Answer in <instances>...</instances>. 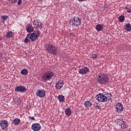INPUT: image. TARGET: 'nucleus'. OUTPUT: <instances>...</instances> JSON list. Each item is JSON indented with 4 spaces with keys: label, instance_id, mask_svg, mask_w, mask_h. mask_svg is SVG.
Instances as JSON below:
<instances>
[{
    "label": "nucleus",
    "instance_id": "1",
    "mask_svg": "<svg viewBox=\"0 0 131 131\" xmlns=\"http://www.w3.org/2000/svg\"><path fill=\"white\" fill-rule=\"evenodd\" d=\"M97 80L101 84H106L109 81V77L105 74H100L98 75Z\"/></svg>",
    "mask_w": 131,
    "mask_h": 131
},
{
    "label": "nucleus",
    "instance_id": "7",
    "mask_svg": "<svg viewBox=\"0 0 131 131\" xmlns=\"http://www.w3.org/2000/svg\"><path fill=\"white\" fill-rule=\"evenodd\" d=\"M115 111L118 113H120V112H122L123 111V105L122 104L120 103H116V107H115Z\"/></svg>",
    "mask_w": 131,
    "mask_h": 131
},
{
    "label": "nucleus",
    "instance_id": "12",
    "mask_svg": "<svg viewBox=\"0 0 131 131\" xmlns=\"http://www.w3.org/2000/svg\"><path fill=\"white\" fill-rule=\"evenodd\" d=\"M36 95L40 98H43L46 96V91L45 90H37L36 91Z\"/></svg>",
    "mask_w": 131,
    "mask_h": 131
},
{
    "label": "nucleus",
    "instance_id": "18",
    "mask_svg": "<svg viewBox=\"0 0 131 131\" xmlns=\"http://www.w3.org/2000/svg\"><path fill=\"white\" fill-rule=\"evenodd\" d=\"M21 122V120L19 118H15L13 120V123L15 125H19Z\"/></svg>",
    "mask_w": 131,
    "mask_h": 131
},
{
    "label": "nucleus",
    "instance_id": "33",
    "mask_svg": "<svg viewBox=\"0 0 131 131\" xmlns=\"http://www.w3.org/2000/svg\"><path fill=\"white\" fill-rule=\"evenodd\" d=\"M78 2H84L86 0H78Z\"/></svg>",
    "mask_w": 131,
    "mask_h": 131
},
{
    "label": "nucleus",
    "instance_id": "22",
    "mask_svg": "<svg viewBox=\"0 0 131 131\" xmlns=\"http://www.w3.org/2000/svg\"><path fill=\"white\" fill-rule=\"evenodd\" d=\"M21 74H22V75H27V74H28V70H27V69H23L21 71Z\"/></svg>",
    "mask_w": 131,
    "mask_h": 131
},
{
    "label": "nucleus",
    "instance_id": "31",
    "mask_svg": "<svg viewBox=\"0 0 131 131\" xmlns=\"http://www.w3.org/2000/svg\"><path fill=\"white\" fill-rule=\"evenodd\" d=\"M125 9L127 13H131V9L128 8L126 7H125Z\"/></svg>",
    "mask_w": 131,
    "mask_h": 131
},
{
    "label": "nucleus",
    "instance_id": "14",
    "mask_svg": "<svg viewBox=\"0 0 131 131\" xmlns=\"http://www.w3.org/2000/svg\"><path fill=\"white\" fill-rule=\"evenodd\" d=\"M63 85H64V82H63L62 80L58 81L55 85L56 89V90H61V89H62Z\"/></svg>",
    "mask_w": 131,
    "mask_h": 131
},
{
    "label": "nucleus",
    "instance_id": "25",
    "mask_svg": "<svg viewBox=\"0 0 131 131\" xmlns=\"http://www.w3.org/2000/svg\"><path fill=\"white\" fill-rule=\"evenodd\" d=\"M127 127V124H126V123L124 121L123 123L121 125V128H122V129H126Z\"/></svg>",
    "mask_w": 131,
    "mask_h": 131
},
{
    "label": "nucleus",
    "instance_id": "15",
    "mask_svg": "<svg viewBox=\"0 0 131 131\" xmlns=\"http://www.w3.org/2000/svg\"><path fill=\"white\" fill-rule=\"evenodd\" d=\"M57 99L60 103H63L65 101V97L62 95H60L57 97Z\"/></svg>",
    "mask_w": 131,
    "mask_h": 131
},
{
    "label": "nucleus",
    "instance_id": "26",
    "mask_svg": "<svg viewBox=\"0 0 131 131\" xmlns=\"http://www.w3.org/2000/svg\"><path fill=\"white\" fill-rule=\"evenodd\" d=\"M84 105L86 107H91L92 106V103L90 101H86L84 102Z\"/></svg>",
    "mask_w": 131,
    "mask_h": 131
},
{
    "label": "nucleus",
    "instance_id": "20",
    "mask_svg": "<svg viewBox=\"0 0 131 131\" xmlns=\"http://www.w3.org/2000/svg\"><path fill=\"white\" fill-rule=\"evenodd\" d=\"M11 3H17V5H20L22 3V0H9Z\"/></svg>",
    "mask_w": 131,
    "mask_h": 131
},
{
    "label": "nucleus",
    "instance_id": "27",
    "mask_svg": "<svg viewBox=\"0 0 131 131\" xmlns=\"http://www.w3.org/2000/svg\"><path fill=\"white\" fill-rule=\"evenodd\" d=\"M3 22H5L9 17L7 15H2L1 17Z\"/></svg>",
    "mask_w": 131,
    "mask_h": 131
},
{
    "label": "nucleus",
    "instance_id": "10",
    "mask_svg": "<svg viewBox=\"0 0 131 131\" xmlns=\"http://www.w3.org/2000/svg\"><path fill=\"white\" fill-rule=\"evenodd\" d=\"M15 91L20 93H25L26 92V87L23 85L17 86L15 89Z\"/></svg>",
    "mask_w": 131,
    "mask_h": 131
},
{
    "label": "nucleus",
    "instance_id": "30",
    "mask_svg": "<svg viewBox=\"0 0 131 131\" xmlns=\"http://www.w3.org/2000/svg\"><path fill=\"white\" fill-rule=\"evenodd\" d=\"M92 58L93 59V60H95V59H97L98 55H97V54H92Z\"/></svg>",
    "mask_w": 131,
    "mask_h": 131
},
{
    "label": "nucleus",
    "instance_id": "9",
    "mask_svg": "<svg viewBox=\"0 0 131 131\" xmlns=\"http://www.w3.org/2000/svg\"><path fill=\"white\" fill-rule=\"evenodd\" d=\"M1 127L2 129L5 130L8 128V126H9L8 121L7 120H3L0 122Z\"/></svg>",
    "mask_w": 131,
    "mask_h": 131
},
{
    "label": "nucleus",
    "instance_id": "19",
    "mask_svg": "<svg viewBox=\"0 0 131 131\" xmlns=\"http://www.w3.org/2000/svg\"><path fill=\"white\" fill-rule=\"evenodd\" d=\"M34 31V28H33V27H32V26H29L28 27H27V32H29V33L33 32V31Z\"/></svg>",
    "mask_w": 131,
    "mask_h": 131
},
{
    "label": "nucleus",
    "instance_id": "17",
    "mask_svg": "<svg viewBox=\"0 0 131 131\" xmlns=\"http://www.w3.org/2000/svg\"><path fill=\"white\" fill-rule=\"evenodd\" d=\"M65 113L67 116H70L71 114H72V112L71 111V109H70V108H66L65 110Z\"/></svg>",
    "mask_w": 131,
    "mask_h": 131
},
{
    "label": "nucleus",
    "instance_id": "16",
    "mask_svg": "<svg viewBox=\"0 0 131 131\" xmlns=\"http://www.w3.org/2000/svg\"><path fill=\"white\" fill-rule=\"evenodd\" d=\"M103 25L98 24L96 26V30L97 31H102L103 30Z\"/></svg>",
    "mask_w": 131,
    "mask_h": 131
},
{
    "label": "nucleus",
    "instance_id": "24",
    "mask_svg": "<svg viewBox=\"0 0 131 131\" xmlns=\"http://www.w3.org/2000/svg\"><path fill=\"white\" fill-rule=\"evenodd\" d=\"M125 29L127 30V31H130L131 30V25L129 24H126L125 26Z\"/></svg>",
    "mask_w": 131,
    "mask_h": 131
},
{
    "label": "nucleus",
    "instance_id": "13",
    "mask_svg": "<svg viewBox=\"0 0 131 131\" xmlns=\"http://www.w3.org/2000/svg\"><path fill=\"white\" fill-rule=\"evenodd\" d=\"M90 71V69L88 67H83L79 70V73L81 75L86 74Z\"/></svg>",
    "mask_w": 131,
    "mask_h": 131
},
{
    "label": "nucleus",
    "instance_id": "21",
    "mask_svg": "<svg viewBox=\"0 0 131 131\" xmlns=\"http://www.w3.org/2000/svg\"><path fill=\"white\" fill-rule=\"evenodd\" d=\"M6 36L8 37V38L13 37V36H14V33H13L12 31H9L7 33Z\"/></svg>",
    "mask_w": 131,
    "mask_h": 131
},
{
    "label": "nucleus",
    "instance_id": "37",
    "mask_svg": "<svg viewBox=\"0 0 131 131\" xmlns=\"http://www.w3.org/2000/svg\"><path fill=\"white\" fill-rule=\"evenodd\" d=\"M74 35V36H75V35Z\"/></svg>",
    "mask_w": 131,
    "mask_h": 131
},
{
    "label": "nucleus",
    "instance_id": "32",
    "mask_svg": "<svg viewBox=\"0 0 131 131\" xmlns=\"http://www.w3.org/2000/svg\"><path fill=\"white\" fill-rule=\"evenodd\" d=\"M29 118H30V119H31L32 120H35V119H34V117L30 116Z\"/></svg>",
    "mask_w": 131,
    "mask_h": 131
},
{
    "label": "nucleus",
    "instance_id": "3",
    "mask_svg": "<svg viewBox=\"0 0 131 131\" xmlns=\"http://www.w3.org/2000/svg\"><path fill=\"white\" fill-rule=\"evenodd\" d=\"M46 48L47 51H48V52L51 55H56V54H58V50L57 49V48L55 47L53 45L48 44Z\"/></svg>",
    "mask_w": 131,
    "mask_h": 131
},
{
    "label": "nucleus",
    "instance_id": "29",
    "mask_svg": "<svg viewBox=\"0 0 131 131\" xmlns=\"http://www.w3.org/2000/svg\"><path fill=\"white\" fill-rule=\"evenodd\" d=\"M28 38H29L28 36H27V37L25 38V39L24 40V42L26 43H28V42H30V40Z\"/></svg>",
    "mask_w": 131,
    "mask_h": 131
},
{
    "label": "nucleus",
    "instance_id": "4",
    "mask_svg": "<svg viewBox=\"0 0 131 131\" xmlns=\"http://www.w3.org/2000/svg\"><path fill=\"white\" fill-rule=\"evenodd\" d=\"M53 76H54V73L51 71H48L42 75L41 79L43 81H48V80H51Z\"/></svg>",
    "mask_w": 131,
    "mask_h": 131
},
{
    "label": "nucleus",
    "instance_id": "5",
    "mask_svg": "<svg viewBox=\"0 0 131 131\" xmlns=\"http://www.w3.org/2000/svg\"><path fill=\"white\" fill-rule=\"evenodd\" d=\"M81 24V21L79 17L76 16L74 17V19L70 20V25H72L73 27L76 28L78 27V25H80Z\"/></svg>",
    "mask_w": 131,
    "mask_h": 131
},
{
    "label": "nucleus",
    "instance_id": "34",
    "mask_svg": "<svg viewBox=\"0 0 131 131\" xmlns=\"http://www.w3.org/2000/svg\"><path fill=\"white\" fill-rule=\"evenodd\" d=\"M3 57V54L0 53V58H2Z\"/></svg>",
    "mask_w": 131,
    "mask_h": 131
},
{
    "label": "nucleus",
    "instance_id": "11",
    "mask_svg": "<svg viewBox=\"0 0 131 131\" xmlns=\"http://www.w3.org/2000/svg\"><path fill=\"white\" fill-rule=\"evenodd\" d=\"M33 25H34L35 27H36V28H38L39 29H41L42 28V26H41V22H40L39 19L35 20L33 21Z\"/></svg>",
    "mask_w": 131,
    "mask_h": 131
},
{
    "label": "nucleus",
    "instance_id": "8",
    "mask_svg": "<svg viewBox=\"0 0 131 131\" xmlns=\"http://www.w3.org/2000/svg\"><path fill=\"white\" fill-rule=\"evenodd\" d=\"M31 128L34 131H39L41 128V126L38 123H34L31 126Z\"/></svg>",
    "mask_w": 131,
    "mask_h": 131
},
{
    "label": "nucleus",
    "instance_id": "23",
    "mask_svg": "<svg viewBox=\"0 0 131 131\" xmlns=\"http://www.w3.org/2000/svg\"><path fill=\"white\" fill-rule=\"evenodd\" d=\"M116 121H117V124H119V125H120V126H121V125H122V123H123V122H124L122 120V119H118L116 120Z\"/></svg>",
    "mask_w": 131,
    "mask_h": 131
},
{
    "label": "nucleus",
    "instance_id": "36",
    "mask_svg": "<svg viewBox=\"0 0 131 131\" xmlns=\"http://www.w3.org/2000/svg\"><path fill=\"white\" fill-rule=\"evenodd\" d=\"M1 91H2V89H1V88H0V92H1Z\"/></svg>",
    "mask_w": 131,
    "mask_h": 131
},
{
    "label": "nucleus",
    "instance_id": "6",
    "mask_svg": "<svg viewBox=\"0 0 131 131\" xmlns=\"http://www.w3.org/2000/svg\"><path fill=\"white\" fill-rule=\"evenodd\" d=\"M96 99L100 103H104L105 102H107V100H108V98H107V96L104 95V94L103 93H99L97 95H96Z\"/></svg>",
    "mask_w": 131,
    "mask_h": 131
},
{
    "label": "nucleus",
    "instance_id": "2",
    "mask_svg": "<svg viewBox=\"0 0 131 131\" xmlns=\"http://www.w3.org/2000/svg\"><path fill=\"white\" fill-rule=\"evenodd\" d=\"M40 33H39V31H35L33 33L28 34L27 35L28 37L32 40V41H35L39 37Z\"/></svg>",
    "mask_w": 131,
    "mask_h": 131
},
{
    "label": "nucleus",
    "instance_id": "28",
    "mask_svg": "<svg viewBox=\"0 0 131 131\" xmlns=\"http://www.w3.org/2000/svg\"><path fill=\"white\" fill-rule=\"evenodd\" d=\"M124 16L123 15L120 16L118 18V20L120 21V22H123L124 21Z\"/></svg>",
    "mask_w": 131,
    "mask_h": 131
},
{
    "label": "nucleus",
    "instance_id": "35",
    "mask_svg": "<svg viewBox=\"0 0 131 131\" xmlns=\"http://www.w3.org/2000/svg\"><path fill=\"white\" fill-rule=\"evenodd\" d=\"M95 106L96 107H98V104H97V103L95 104Z\"/></svg>",
    "mask_w": 131,
    "mask_h": 131
}]
</instances>
